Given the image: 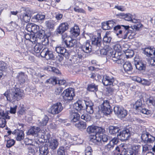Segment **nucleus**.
I'll use <instances>...</instances> for the list:
<instances>
[{"label":"nucleus","instance_id":"nucleus-28","mask_svg":"<svg viewBox=\"0 0 155 155\" xmlns=\"http://www.w3.org/2000/svg\"><path fill=\"white\" fill-rule=\"evenodd\" d=\"M75 126L81 130H82L86 129L87 125L86 122L81 120L76 123L74 124Z\"/></svg>","mask_w":155,"mask_h":155},{"label":"nucleus","instance_id":"nucleus-24","mask_svg":"<svg viewBox=\"0 0 155 155\" xmlns=\"http://www.w3.org/2000/svg\"><path fill=\"white\" fill-rule=\"evenodd\" d=\"M17 136L16 139L18 141H21L24 138V134L22 130L17 129L15 130L12 133Z\"/></svg>","mask_w":155,"mask_h":155},{"label":"nucleus","instance_id":"nucleus-47","mask_svg":"<svg viewBox=\"0 0 155 155\" xmlns=\"http://www.w3.org/2000/svg\"><path fill=\"white\" fill-rule=\"evenodd\" d=\"M7 68L6 64L3 61H0V72H1V71H5Z\"/></svg>","mask_w":155,"mask_h":155},{"label":"nucleus","instance_id":"nucleus-40","mask_svg":"<svg viewBox=\"0 0 155 155\" xmlns=\"http://www.w3.org/2000/svg\"><path fill=\"white\" fill-rule=\"evenodd\" d=\"M53 81L55 82V84H58L62 86V87H65L67 84L66 81L64 80H58L57 78H54Z\"/></svg>","mask_w":155,"mask_h":155},{"label":"nucleus","instance_id":"nucleus-32","mask_svg":"<svg viewBox=\"0 0 155 155\" xmlns=\"http://www.w3.org/2000/svg\"><path fill=\"white\" fill-rule=\"evenodd\" d=\"M119 130V128L117 126H110L108 128L109 132L111 134H116L118 132Z\"/></svg>","mask_w":155,"mask_h":155},{"label":"nucleus","instance_id":"nucleus-14","mask_svg":"<svg viewBox=\"0 0 155 155\" xmlns=\"http://www.w3.org/2000/svg\"><path fill=\"white\" fill-rule=\"evenodd\" d=\"M91 44L93 45L97 48V49L99 48L101 45V34H98V36H93L91 38Z\"/></svg>","mask_w":155,"mask_h":155},{"label":"nucleus","instance_id":"nucleus-54","mask_svg":"<svg viewBox=\"0 0 155 155\" xmlns=\"http://www.w3.org/2000/svg\"><path fill=\"white\" fill-rule=\"evenodd\" d=\"M64 88L63 87H57L55 90L54 93L56 95H59L61 93Z\"/></svg>","mask_w":155,"mask_h":155},{"label":"nucleus","instance_id":"nucleus-25","mask_svg":"<svg viewBox=\"0 0 155 155\" xmlns=\"http://www.w3.org/2000/svg\"><path fill=\"white\" fill-rule=\"evenodd\" d=\"M99 130V127L94 126H89L87 129V132L89 134H91V133L94 134L92 136H91L90 137H92L93 135H94L97 134H99L98 133V130Z\"/></svg>","mask_w":155,"mask_h":155},{"label":"nucleus","instance_id":"nucleus-19","mask_svg":"<svg viewBox=\"0 0 155 155\" xmlns=\"http://www.w3.org/2000/svg\"><path fill=\"white\" fill-rule=\"evenodd\" d=\"M144 53L147 56L151 58H155V49L151 48H145L143 50Z\"/></svg>","mask_w":155,"mask_h":155},{"label":"nucleus","instance_id":"nucleus-56","mask_svg":"<svg viewBox=\"0 0 155 155\" xmlns=\"http://www.w3.org/2000/svg\"><path fill=\"white\" fill-rule=\"evenodd\" d=\"M41 39V41L42 42V45H43V46L45 45H48L49 43V40L48 38H47L46 36H45V37H44L43 38H42Z\"/></svg>","mask_w":155,"mask_h":155},{"label":"nucleus","instance_id":"nucleus-63","mask_svg":"<svg viewBox=\"0 0 155 155\" xmlns=\"http://www.w3.org/2000/svg\"><path fill=\"white\" fill-rule=\"evenodd\" d=\"M55 18L57 20H60L63 17V14L58 13H55Z\"/></svg>","mask_w":155,"mask_h":155},{"label":"nucleus","instance_id":"nucleus-44","mask_svg":"<svg viewBox=\"0 0 155 155\" xmlns=\"http://www.w3.org/2000/svg\"><path fill=\"white\" fill-rule=\"evenodd\" d=\"M65 150L63 146L60 147L58 149L57 153L58 155H65Z\"/></svg>","mask_w":155,"mask_h":155},{"label":"nucleus","instance_id":"nucleus-1","mask_svg":"<svg viewBox=\"0 0 155 155\" xmlns=\"http://www.w3.org/2000/svg\"><path fill=\"white\" fill-rule=\"evenodd\" d=\"M128 25H117L114 27L116 35L119 38L125 39L127 38L129 39L133 38L135 35L134 33L132 32V31L129 28Z\"/></svg>","mask_w":155,"mask_h":155},{"label":"nucleus","instance_id":"nucleus-38","mask_svg":"<svg viewBox=\"0 0 155 155\" xmlns=\"http://www.w3.org/2000/svg\"><path fill=\"white\" fill-rule=\"evenodd\" d=\"M122 56V53L120 51H115L114 54H112L111 59L114 61H116L117 59L120 58H121Z\"/></svg>","mask_w":155,"mask_h":155},{"label":"nucleus","instance_id":"nucleus-52","mask_svg":"<svg viewBox=\"0 0 155 155\" xmlns=\"http://www.w3.org/2000/svg\"><path fill=\"white\" fill-rule=\"evenodd\" d=\"M34 23H28L26 25V29L29 32H32Z\"/></svg>","mask_w":155,"mask_h":155},{"label":"nucleus","instance_id":"nucleus-58","mask_svg":"<svg viewBox=\"0 0 155 155\" xmlns=\"http://www.w3.org/2000/svg\"><path fill=\"white\" fill-rule=\"evenodd\" d=\"M114 147L113 145L111 144V143L110 142L107 145L105 146V150L106 151H109L112 149Z\"/></svg>","mask_w":155,"mask_h":155},{"label":"nucleus","instance_id":"nucleus-41","mask_svg":"<svg viewBox=\"0 0 155 155\" xmlns=\"http://www.w3.org/2000/svg\"><path fill=\"white\" fill-rule=\"evenodd\" d=\"M36 36L38 39L41 40L45 37V31L42 29L39 30L36 33Z\"/></svg>","mask_w":155,"mask_h":155},{"label":"nucleus","instance_id":"nucleus-53","mask_svg":"<svg viewBox=\"0 0 155 155\" xmlns=\"http://www.w3.org/2000/svg\"><path fill=\"white\" fill-rule=\"evenodd\" d=\"M33 25L32 32H33L34 33L36 34L40 30L39 27L38 25L35 24H34Z\"/></svg>","mask_w":155,"mask_h":155},{"label":"nucleus","instance_id":"nucleus-22","mask_svg":"<svg viewBox=\"0 0 155 155\" xmlns=\"http://www.w3.org/2000/svg\"><path fill=\"white\" fill-rule=\"evenodd\" d=\"M92 46L90 44V43L88 41H87L81 47V51L84 53H89L91 51Z\"/></svg>","mask_w":155,"mask_h":155},{"label":"nucleus","instance_id":"nucleus-35","mask_svg":"<svg viewBox=\"0 0 155 155\" xmlns=\"http://www.w3.org/2000/svg\"><path fill=\"white\" fill-rule=\"evenodd\" d=\"M55 21L53 20H49L45 22V24L46 27L49 29H52L54 28Z\"/></svg>","mask_w":155,"mask_h":155},{"label":"nucleus","instance_id":"nucleus-10","mask_svg":"<svg viewBox=\"0 0 155 155\" xmlns=\"http://www.w3.org/2000/svg\"><path fill=\"white\" fill-rule=\"evenodd\" d=\"M63 109L62 104L60 102H57L53 104L50 107V112L53 114H59Z\"/></svg>","mask_w":155,"mask_h":155},{"label":"nucleus","instance_id":"nucleus-2","mask_svg":"<svg viewBox=\"0 0 155 155\" xmlns=\"http://www.w3.org/2000/svg\"><path fill=\"white\" fill-rule=\"evenodd\" d=\"M23 95V91L15 86L11 90H7L4 94L7 101L12 103L21 99Z\"/></svg>","mask_w":155,"mask_h":155},{"label":"nucleus","instance_id":"nucleus-61","mask_svg":"<svg viewBox=\"0 0 155 155\" xmlns=\"http://www.w3.org/2000/svg\"><path fill=\"white\" fill-rule=\"evenodd\" d=\"M147 142V143H150L153 142L155 140V137L149 134L148 137Z\"/></svg>","mask_w":155,"mask_h":155},{"label":"nucleus","instance_id":"nucleus-8","mask_svg":"<svg viewBox=\"0 0 155 155\" xmlns=\"http://www.w3.org/2000/svg\"><path fill=\"white\" fill-rule=\"evenodd\" d=\"M40 55L41 57L45 58L47 60H53L54 57L53 52L46 48L43 49L41 52Z\"/></svg>","mask_w":155,"mask_h":155},{"label":"nucleus","instance_id":"nucleus-15","mask_svg":"<svg viewBox=\"0 0 155 155\" xmlns=\"http://www.w3.org/2000/svg\"><path fill=\"white\" fill-rule=\"evenodd\" d=\"M115 81L113 77L107 75L104 76L102 80V83L105 86L113 85Z\"/></svg>","mask_w":155,"mask_h":155},{"label":"nucleus","instance_id":"nucleus-3","mask_svg":"<svg viewBox=\"0 0 155 155\" xmlns=\"http://www.w3.org/2000/svg\"><path fill=\"white\" fill-rule=\"evenodd\" d=\"M62 44L66 47L70 48L74 47L77 43L75 39H71L66 33H62Z\"/></svg>","mask_w":155,"mask_h":155},{"label":"nucleus","instance_id":"nucleus-27","mask_svg":"<svg viewBox=\"0 0 155 155\" xmlns=\"http://www.w3.org/2000/svg\"><path fill=\"white\" fill-rule=\"evenodd\" d=\"M26 77V75L23 72L19 73L16 76V78L20 84H23L25 83Z\"/></svg>","mask_w":155,"mask_h":155},{"label":"nucleus","instance_id":"nucleus-48","mask_svg":"<svg viewBox=\"0 0 155 155\" xmlns=\"http://www.w3.org/2000/svg\"><path fill=\"white\" fill-rule=\"evenodd\" d=\"M81 117V119H83L86 121H89L91 119V116L86 114H82Z\"/></svg>","mask_w":155,"mask_h":155},{"label":"nucleus","instance_id":"nucleus-6","mask_svg":"<svg viewBox=\"0 0 155 155\" xmlns=\"http://www.w3.org/2000/svg\"><path fill=\"white\" fill-rule=\"evenodd\" d=\"M130 149L127 148V146L122 145L120 147L118 146L115 148V150L114 153V155H132L131 153H129Z\"/></svg>","mask_w":155,"mask_h":155},{"label":"nucleus","instance_id":"nucleus-17","mask_svg":"<svg viewBox=\"0 0 155 155\" xmlns=\"http://www.w3.org/2000/svg\"><path fill=\"white\" fill-rule=\"evenodd\" d=\"M80 115L74 110L70 111L69 118L72 122H76L79 119Z\"/></svg>","mask_w":155,"mask_h":155},{"label":"nucleus","instance_id":"nucleus-62","mask_svg":"<svg viewBox=\"0 0 155 155\" xmlns=\"http://www.w3.org/2000/svg\"><path fill=\"white\" fill-rule=\"evenodd\" d=\"M114 8L122 12L126 10L125 7L122 5H116Z\"/></svg>","mask_w":155,"mask_h":155},{"label":"nucleus","instance_id":"nucleus-59","mask_svg":"<svg viewBox=\"0 0 155 155\" xmlns=\"http://www.w3.org/2000/svg\"><path fill=\"white\" fill-rule=\"evenodd\" d=\"M114 49L115 51H120L121 48L120 45L119 44H116L113 45Z\"/></svg>","mask_w":155,"mask_h":155},{"label":"nucleus","instance_id":"nucleus-49","mask_svg":"<svg viewBox=\"0 0 155 155\" xmlns=\"http://www.w3.org/2000/svg\"><path fill=\"white\" fill-rule=\"evenodd\" d=\"M147 104L150 106H152L153 107H155L154 100L152 97H150L147 101Z\"/></svg>","mask_w":155,"mask_h":155},{"label":"nucleus","instance_id":"nucleus-42","mask_svg":"<svg viewBox=\"0 0 155 155\" xmlns=\"http://www.w3.org/2000/svg\"><path fill=\"white\" fill-rule=\"evenodd\" d=\"M88 91H91L95 92L98 90L97 86L95 85L94 84H91L89 85L87 87Z\"/></svg>","mask_w":155,"mask_h":155},{"label":"nucleus","instance_id":"nucleus-16","mask_svg":"<svg viewBox=\"0 0 155 155\" xmlns=\"http://www.w3.org/2000/svg\"><path fill=\"white\" fill-rule=\"evenodd\" d=\"M42 132L44 134L45 131L40 130V128L38 127H31L27 133V134L35 136H37L38 134H39L41 132Z\"/></svg>","mask_w":155,"mask_h":155},{"label":"nucleus","instance_id":"nucleus-5","mask_svg":"<svg viewBox=\"0 0 155 155\" xmlns=\"http://www.w3.org/2000/svg\"><path fill=\"white\" fill-rule=\"evenodd\" d=\"M142 105V101L139 99L135 102L133 106L134 108L138 112L146 115L150 114L152 113L151 111L147 109L143 108Z\"/></svg>","mask_w":155,"mask_h":155},{"label":"nucleus","instance_id":"nucleus-12","mask_svg":"<svg viewBox=\"0 0 155 155\" xmlns=\"http://www.w3.org/2000/svg\"><path fill=\"white\" fill-rule=\"evenodd\" d=\"M62 95L65 99L71 101L73 99L75 94L73 89L72 88H70L64 91L62 94Z\"/></svg>","mask_w":155,"mask_h":155},{"label":"nucleus","instance_id":"nucleus-60","mask_svg":"<svg viewBox=\"0 0 155 155\" xmlns=\"http://www.w3.org/2000/svg\"><path fill=\"white\" fill-rule=\"evenodd\" d=\"M140 83L143 85L147 86H149L151 84L149 81L144 79H142Z\"/></svg>","mask_w":155,"mask_h":155},{"label":"nucleus","instance_id":"nucleus-7","mask_svg":"<svg viewBox=\"0 0 155 155\" xmlns=\"http://www.w3.org/2000/svg\"><path fill=\"white\" fill-rule=\"evenodd\" d=\"M61 136V143L62 144L65 146L72 142L70 135L67 132L62 131Z\"/></svg>","mask_w":155,"mask_h":155},{"label":"nucleus","instance_id":"nucleus-31","mask_svg":"<svg viewBox=\"0 0 155 155\" xmlns=\"http://www.w3.org/2000/svg\"><path fill=\"white\" fill-rule=\"evenodd\" d=\"M70 33L72 36H74L75 37H77L80 34V30L78 27L75 26L71 29Z\"/></svg>","mask_w":155,"mask_h":155},{"label":"nucleus","instance_id":"nucleus-21","mask_svg":"<svg viewBox=\"0 0 155 155\" xmlns=\"http://www.w3.org/2000/svg\"><path fill=\"white\" fill-rule=\"evenodd\" d=\"M134 65L137 69L139 71H144L146 68V63L145 61H135Z\"/></svg>","mask_w":155,"mask_h":155},{"label":"nucleus","instance_id":"nucleus-20","mask_svg":"<svg viewBox=\"0 0 155 155\" xmlns=\"http://www.w3.org/2000/svg\"><path fill=\"white\" fill-rule=\"evenodd\" d=\"M55 50L58 54H60L66 58L68 57L69 53L66 49L63 47L57 46L55 48Z\"/></svg>","mask_w":155,"mask_h":155},{"label":"nucleus","instance_id":"nucleus-45","mask_svg":"<svg viewBox=\"0 0 155 155\" xmlns=\"http://www.w3.org/2000/svg\"><path fill=\"white\" fill-rule=\"evenodd\" d=\"M149 134L147 132H144L142 134L141 136V138L142 140L144 141V142L147 143V142L148 137Z\"/></svg>","mask_w":155,"mask_h":155},{"label":"nucleus","instance_id":"nucleus-4","mask_svg":"<svg viewBox=\"0 0 155 155\" xmlns=\"http://www.w3.org/2000/svg\"><path fill=\"white\" fill-rule=\"evenodd\" d=\"M108 140V136L105 134H97L93 135L92 137L90 138V141L97 145H100L102 141L103 142H107Z\"/></svg>","mask_w":155,"mask_h":155},{"label":"nucleus","instance_id":"nucleus-26","mask_svg":"<svg viewBox=\"0 0 155 155\" xmlns=\"http://www.w3.org/2000/svg\"><path fill=\"white\" fill-rule=\"evenodd\" d=\"M40 153L42 155H50L48 146L45 145L39 147Z\"/></svg>","mask_w":155,"mask_h":155},{"label":"nucleus","instance_id":"nucleus-55","mask_svg":"<svg viewBox=\"0 0 155 155\" xmlns=\"http://www.w3.org/2000/svg\"><path fill=\"white\" fill-rule=\"evenodd\" d=\"M6 124V121L4 118H0V127L3 128Z\"/></svg>","mask_w":155,"mask_h":155},{"label":"nucleus","instance_id":"nucleus-33","mask_svg":"<svg viewBox=\"0 0 155 155\" xmlns=\"http://www.w3.org/2000/svg\"><path fill=\"white\" fill-rule=\"evenodd\" d=\"M124 70L127 72L131 71L133 69V67L131 64L129 62L127 61L123 65Z\"/></svg>","mask_w":155,"mask_h":155},{"label":"nucleus","instance_id":"nucleus-29","mask_svg":"<svg viewBox=\"0 0 155 155\" xmlns=\"http://www.w3.org/2000/svg\"><path fill=\"white\" fill-rule=\"evenodd\" d=\"M140 147V146L137 145H134L131 149H130V152L129 153H131L132 155H137L139 149Z\"/></svg>","mask_w":155,"mask_h":155},{"label":"nucleus","instance_id":"nucleus-13","mask_svg":"<svg viewBox=\"0 0 155 155\" xmlns=\"http://www.w3.org/2000/svg\"><path fill=\"white\" fill-rule=\"evenodd\" d=\"M114 111L115 113L117 114L120 118L124 117L127 114V110L118 106L114 107Z\"/></svg>","mask_w":155,"mask_h":155},{"label":"nucleus","instance_id":"nucleus-34","mask_svg":"<svg viewBox=\"0 0 155 155\" xmlns=\"http://www.w3.org/2000/svg\"><path fill=\"white\" fill-rule=\"evenodd\" d=\"M44 48L43 45L39 43H38L36 44L33 48V51L34 53H39L41 50Z\"/></svg>","mask_w":155,"mask_h":155},{"label":"nucleus","instance_id":"nucleus-37","mask_svg":"<svg viewBox=\"0 0 155 155\" xmlns=\"http://www.w3.org/2000/svg\"><path fill=\"white\" fill-rule=\"evenodd\" d=\"M45 15L42 14L41 13L37 14L36 15H34L32 18L34 21H37L39 20H42L44 19Z\"/></svg>","mask_w":155,"mask_h":155},{"label":"nucleus","instance_id":"nucleus-43","mask_svg":"<svg viewBox=\"0 0 155 155\" xmlns=\"http://www.w3.org/2000/svg\"><path fill=\"white\" fill-rule=\"evenodd\" d=\"M111 38L109 36L107 33L106 32L104 36L103 42L104 43H109L111 41Z\"/></svg>","mask_w":155,"mask_h":155},{"label":"nucleus","instance_id":"nucleus-57","mask_svg":"<svg viewBox=\"0 0 155 155\" xmlns=\"http://www.w3.org/2000/svg\"><path fill=\"white\" fill-rule=\"evenodd\" d=\"M115 51L111 48H108L107 50V55L110 56L111 58L112 57V55L114 54Z\"/></svg>","mask_w":155,"mask_h":155},{"label":"nucleus","instance_id":"nucleus-39","mask_svg":"<svg viewBox=\"0 0 155 155\" xmlns=\"http://www.w3.org/2000/svg\"><path fill=\"white\" fill-rule=\"evenodd\" d=\"M48 120L49 118L46 115H44L41 120H38V121H39V125L41 126H45L47 124Z\"/></svg>","mask_w":155,"mask_h":155},{"label":"nucleus","instance_id":"nucleus-64","mask_svg":"<svg viewBox=\"0 0 155 155\" xmlns=\"http://www.w3.org/2000/svg\"><path fill=\"white\" fill-rule=\"evenodd\" d=\"M132 16L130 14H126L124 18V19L127 21H130L132 20Z\"/></svg>","mask_w":155,"mask_h":155},{"label":"nucleus","instance_id":"nucleus-51","mask_svg":"<svg viewBox=\"0 0 155 155\" xmlns=\"http://www.w3.org/2000/svg\"><path fill=\"white\" fill-rule=\"evenodd\" d=\"M92 150L90 146H87L85 150V155H92Z\"/></svg>","mask_w":155,"mask_h":155},{"label":"nucleus","instance_id":"nucleus-46","mask_svg":"<svg viewBox=\"0 0 155 155\" xmlns=\"http://www.w3.org/2000/svg\"><path fill=\"white\" fill-rule=\"evenodd\" d=\"M84 104L85 106V109L94 106L93 103L90 100H84Z\"/></svg>","mask_w":155,"mask_h":155},{"label":"nucleus","instance_id":"nucleus-11","mask_svg":"<svg viewBox=\"0 0 155 155\" xmlns=\"http://www.w3.org/2000/svg\"><path fill=\"white\" fill-rule=\"evenodd\" d=\"M101 110L103 113L108 115L112 112L111 109L110 103L108 100H104L101 105Z\"/></svg>","mask_w":155,"mask_h":155},{"label":"nucleus","instance_id":"nucleus-50","mask_svg":"<svg viewBox=\"0 0 155 155\" xmlns=\"http://www.w3.org/2000/svg\"><path fill=\"white\" fill-rule=\"evenodd\" d=\"M15 143V141L14 140L11 139L8 140L6 146L8 148H10L14 145Z\"/></svg>","mask_w":155,"mask_h":155},{"label":"nucleus","instance_id":"nucleus-9","mask_svg":"<svg viewBox=\"0 0 155 155\" xmlns=\"http://www.w3.org/2000/svg\"><path fill=\"white\" fill-rule=\"evenodd\" d=\"M131 130L130 128H126L122 131H120L117 135L118 138L122 141L127 140L130 136Z\"/></svg>","mask_w":155,"mask_h":155},{"label":"nucleus","instance_id":"nucleus-18","mask_svg":"<svg viewBox=\"0 0 155 155\" xmlns=\"http://www.w3.org/2000/svg\"><path fill=\"white\" fill-rule=\"evenodd\" d=\"M68 28V25L67 22H63L61 24L57 29V33L61 35L64 33Z\"/></svg>","mask_w":155,"mask_h":155},{"label":"nucleus","instance_id":"nucleus-36","mask_svg":"<svg viewBox=\"0 0 155 155\" xmlns=\"http://www.w3.org/2000/svg\"><path fill=\"white\" fill-rule=\"evenodd\" d=\"M30 16L29 14L24 13L20 17V19L22 22H28L30 19Z\"/></svg>","mask_w":155,"mask_h":155},{"label":"nucleus","instance_id":"nucleus-30","mask_svg":"<svg viewBox=\"0 0 155 155\" xmlns=\"http://www.w3.org/2000/svg\"><path fill=\"white\" fill-rule=\"evenodd\" d=\"M49 147L53 149L54 150L58 147L59 143L57 140L55 139H52L49 141Z\"/></svg>","mask_w":155,"mask_h":155},{"label":"nucleus","instance_id":"nucleus-23","mask_svg":"<svg viewBox=\"0 0 155 155\" xmlns=\"http://www.w3.org/2000/svg\"><path fill=\"white\" fill-rule=\"evenodd\" d=\"M84 103V100L78 101L74 104V107L78 111L85 110V107Z\"/></svg>","mask_w":155,"mask_h":155}]
</instances>
